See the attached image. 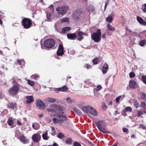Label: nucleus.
I'll return each instance as SVG.
<instances>
[{
	"label": "nucleus",
	"instance_id": "55",
	"mask_svg": "<svg viewBox=\"0 0 146 146\" xmlns=\"http://www.w3.org/2000/svg\"><path fill=\"white\" fill-rule=\"evenodd\" d=\"M21 60V63L22 64V65H23L25 64V62L24 60L23 59Z\"/></svg>",
	"mask_w": 146,
	"mask_h": 146
},
{
	"label": "nucleus",
	"instance_id": "33",
	"mask_svg": "<svg viewBox=\"0 0 146 146\" xmlns=\"http://www.w3.org/2000/svg\"><path fill=\"white\" fill-rule=\"evenodd\" d=\"M88 11L89 12L92 13H94L95 12V10L93 6H91L90 7L88 8Z\"/></svg>",
	"mask_w": 146,
	"mask_h": 146
},
{
	"label": "nucleus",
	"instance_id": "54",
	"mask_svg": "<svg viewBox=\"0 0 146 146\" xmlns=\"http://www.w3.org/2000/svg\"><path fill=\"white\" fill-rule=\"evenodd\" d=\"M20 133V132L19 131H16L15 133H16V136L18 137V135Z\"/></svg>",
	"mask_w": 146,
	"mask_h": 146
},
{
	"label": "nucleus",
	"instance_id": "10",
	"mask_svg": "<svg viewBox=\"0 0 146 146\" xmlns=\"http://www.w3.org/2000/svg\"><path fill=\"white\" fill-rule=\"evenodd\" d=\"M57 54L58 56H61L64 54V48L62 45L60 44L57 52Z\"/></svg>",
	"mask_w": 146,
	"mask_h": 146
},
{
	"label": "nucleus",
	"instance_id": "56",
	"mask_svg": "<svg viewBox=\"0 0 146 146\" xmlns=\"http://www.w3.org/2000/svg\"><path fill=\"white\" fill-rule=\"evenodd\" d=\"M17 124L18 125H21V123L19 121H17Z\"/></svg>",
	"mask_w": 146,
	"mask_h": 146
},
{
	"label": "nucleus",
	"instance_id": "37",
	"mask_svg": "<svg viewBox=\"0 0 146 146\" xmlns=\"http://www.w3.org/2000/svg\"><path fill=\"white\" fill-rule=\"evenodd\" d=\"M142 80L143 82L146 85V75L142 76Z\"/></svg>",
	"mask_w": 146,
	"mask_h": 146
},
{
	"label": "nucleus",
	"instance_id": "3",
	"mask_svg": "<svg viewBox=\"0 0 146 146\" xmlns=\"http://www.w3.org/2000/svg\"><path fill=\"white\" fill-rule=\"evenodd\" d=\"M101 32L100 29H98L97 32L94 33L91 36V38L95 42H98L101 40Z\"/></svg>",
	"mask_w": 146,
	"mask_h": 146
},
{
	"label": "nucleus",
	"instance_id": "61",
	"mask_svg": "<svg viewBox=\"0 0 146 146\" xmlns=\"http://www.w3.org/2000/svg\"><path fill=\"white\" fill-rule=\"evenodd\" d=\"M105 35H106V34H105V33H104V34H103L102 35V37L103 38H105L106 37H105Z\"/></svg>",
	"mask_w": 146,
	"mask_h": 146
},
{
	"label": "nucleus",
	"instance_id": "40",
	"mask_svg": "<svg viewBox=\"0 0 146 146\" xmlns=\"http://www.w3.org/2000/svg\"><path fill=\"white\" fill-rule=\"evenodd\" d=\"M28 83L29 85L32 86H33L35 85V82L30 80H28Z\"/></svg>",
	"mask_w": 146,
	"mask_h": 146
},
{
	"label": "nucleus",
	"instance_id": "7",
	"mask_svg": "<svg viewBox=\"0 0 146 146\" xmlns=\"http://www.w3.org/2000/svg\"><path fill=\"white\" fill-rule=\"evenodd\" d=\"M19 90V85L17 84L13 86V87L9 90L10 94L12 95H16L18 93Z\"/></svg>",
	"mask_w": 146,
	"mask_h": 146
},
{
	"label": "nucleus",
	"instance_id": "30",
	"mask_svg": "<svg viewBox=\"0 0 146 146\" xmlns=\"http://www.w3.org/2000/svg\"><path fill=\"white\" fill-rule=\"evenodd\" d=\"M65 100L68 103H72L74 101V100L71 99L69 97H67Z\"/></svg>",
	"mask_w": 146,
	"mask_h": 146
},
{
	"label": "nucleus",
	"instance_id": "6",
	"mask_svg": "<svg viewBox=\"0 0 146 146\" xmlns=\"http://www.w3.org/2000/svg\"><path fill=\"white\" fill-rule=\"evenodd\" d=\"M55 44V41L52 39H48L46 40L44 42V45L47 48H51Z\"/></svg>",
	"mask_w": 146,
	"mask_h": 146
},
{
	"label": "nucleus",
	"instance_id": "23",
	"mask_svg": "<svg viewBox=\"0 0 146 146\" xmlns=\"http://www.w3.org/2000/svg\"><path fill=\"white\" fill-rule=\"evenodd\" d=\"M113 17L111 15H109L108 17L106 18V20L107 22L109 23H111L112 22L113 19Z\"/></svg>",
	"mask_w": 146,
	"mask_h": 146
},
{
	"label": "nucleus",
	"instance_id": "4",
	"mask_svg": "<svg viewBox=\"0 0 146 146\" xmlns=\"http://www.w3.org/2000/svg\"><path fill=\"white\" fill-rule=\"evenodd\" d=\"M69 9V8L68 6L63 5L57 7L56 11L59 14L63 15L67 13Z\"/></svg>",
	"mask_w": 146,
	"mask_h": 146
},
{
	"label": "nucleus",
	"instance_id": "1",
	"mask_svg": "<svg viewBox=\"0 0 146 146\" xmlns=\"http://www.w3.org/2000/svg\"><path fill=\"white\" fill-rule=\"evenodd\" d=\"M49 112H57L54 115V117L52 119V121L55 124L59 123L61 124L64 121L67 119V117L63 115L64 113V108L62 106L56 104L51 105L50 108L46 109Z\"/></svg>",
	"mask_w": 146,
	"mask_h": 146
},
{
	"label": "nucleus",
	"instance_id": "49",
	"mask_svg": "<svg viewBox=\"0 0 146 146\" xmlns=\"http://www.w3.org/2000/svg\"><path fill=\"white\" fill-rule=\"evenodd\" d=\"M49 7L50 9L52 12H53L54 11V6L53 5H50Z\"/></svg>",
	"mask_w": 146,
	"mask_h": 146
},
{
	"label": "nucleus",
	"instance_id": "57",
	"mask_svg": "<svg viewBox=\"0 0 146 146\" xmlns=\"http://www.w3.org/2000/svg\"><path fill=\"white\" fill-rule=\"evenodd\" d=\"M108 3H109V2H108V1H106V2L105 5V6L104 10H105L106 9V6L108 5Z\"/></svg>",
	"mask_w": 146,
	"mask_h": 146
},
{
	"label": "nucleus",
	"instance_id": "31",
	"mask_svg": "<svg viewBox=\"0 0 146 146\" xmlns=\"http://www.w3.org/2000/svg\"><path fill=\"white\" fill-rule=\"evenodd\" d=\"M133 102L134 107L137 108L139 107V105L138 102L136 100H133Z\"/></svg>",
	"mask_w": 146,
	"mask_h": 146
},
{
	"label": "nucleus",
	"instance_id": "9",
	"mask_svg": "<svg viewBox=\"0 0 146 146\" xmlns=\"http://www.w3.org/2000/svg\"><path fill=\"white\" fill-rule=\"evenodd\" d=\"M41 138L40 135L38 133H36L33 135L32 137V139L33 141L36 143L40 141Z\"/></svg>",
	"mask_w": 146,
	"mask_h": 146
},
{
	"label": "nucleus",
	"instance_id": "48",
	"mask_svg": "<svg viewBox=\"0 0 146 146\" xmlns=\"http://www.w3.org/2000/svg\"><path fill=\"white\" fill-rule=\"evenodd\" d=\"M74 146H81L80 144L77 142H75L74 143Z\"/></svg>",
	"mask_w": 146,
	"mask_h": 146
},
{
	"label": "nucleus",
	"instance_id": "44",
	"mask_svg": "<svg viewBox=\"0 0 146 146\" xmlns=\"http://www.w3.org/2000/svg\"><path fill=\"white\" fill-rule=\"evenodd\" d=\"M98 58H96L92 60V62L94 64H97V62L98 60Z\"/></svg>",
	"mask_w": 146,
	"mask_h": 146
},
{
	"label": "nucleus",
	"instance_id": "64",
	"mask_svg": "<svg viewBox=\"0 0 146 146\" xmlns=\"http://www.w3.org/2000/svg\"><path fill=\"white\" fill-rule=\"evenodd\" d=\"M52 146H58V145L56 143H54Z\"/></svg>",
	"mask_w": 146,
	"mask_h": 146
},
{
	"label": "nucleus",
	"instance_id": "38",
	"mask_svg": "<svg viewBox=\"0 0 146 146\" xmlns=\"http://www.w3.org/2000/svg\"><path fill=\"white\" fill-rule=\"evenodd\" d=\"M7 123L9 125H12L13 123V122L12 120L9 118L7 121Z\"/></svg>",
	"mask_w": 146,
	"mask_h": 146
},
{
	"label": "nucleus",
	"instance_id": "36",
	"mask_svg": "<svg viewBox=\"0 0 146 146\" xmlns=\"http://www.w3.org/2000/svg\"><path fill=\"white\" fill-rule=\"evenodd\" d=\"M69 20V19L68 18L65 17L61 19V22H65L68 21Z\"/></svg>",
	"mask_w": 146,
	"mask_h": 146
},
{
	"label": "nucleus",
	"instance_id": "53",
	"mask_svg": "<svg viewBox=\"0 0 146 146\" xmlns=\"http://www.w3.org/2000/svg\"><path fill=\"white\" fill-rule=\"evenodd\" d=\"M140 127H141L143 129H146V127L143 124H141L140 125Z\"/></svg>",
	"mask_w": 146,
	"mask_h": 146
},
{
	"label": "nucleus",
	"instance_id": "51",
	"mask_svg": "<svg viewBox=\"0 0 146 146\" xmlns=\"http://www.w3.org/2000/svg\"><path fill=\"white\" fill-rule=\"evenodd\" d=\"M123 130L124 132H128V130L126 128H124L123 129Z\"/></svg>",
	"mask_w": 146,
	"mask_h": 146
},
{
	"label": "nucleus",
	"instance_id": "14",
	"mask_svg": "<svg viewBox=\"0 0 146 146\" xmlns=\"http://www.w3.org/2000/svg\"><path fill=\"white\" fill-rule=\"evenodd\" d=\"M19 139L24 144L27 143L29 142V140L25 138V136L23 135H20Z\"/></svg>",
	"mask_w": 146,
	"mask_h": 146
},
{
	"label": "nucleus",
	"instance_id": "2",
	"mask_svg": "<svg viewBox=\"0 0 146 146\" xmlns=\"http://www.w3.org/2000/svg\"><path fill=\"white\" fill-rule=\"evenodd\" d=\"M96 124L99 130L103 133H110L106 128V123L103 121H97Z\"/></svg>",
	"mask_w": 146,
	"mask_h": 146
},
{
	"label": "nucleus",
	"instance_id": "28",
	"mask_svg": "<svg viewBox=\"0 0 146 146\" xmlns=\"http://www.w3.org/2000/svg\"><path fill=\"white\" fill-rule=\"evenodd\" d=\"M125 95H123L121 96H119L118 97L116 98H115V100L117 102H118L119 101V100L120 98H121V100H122L123 98L125 97Z\"/></svg>",
	"mask_w": 146,
	"mask_h": 146
},
{
	"label": "nucleus",
	"instance_id": "17",
	"mask_svg": "<svg viewBox=\"0 0 146 146\" xmlns=\"http://www.w3.org/2000/svg\"><path fill=\"white\" fill-rule=\"evenodd\" d=\"M67 36L69 39H73L76 37V33H73L68 34L67 35Z\"/></svg>",
	"mask_w": 146,
	"mask_h": 146
},
{
	"label": "nucleus",
	"instance_id": "20",
	"mask_svg": "<svg viewBox=\"0 0 146 146\" xmlns=\"http://www.w3.org/2000/svg\"><path fill=\"white\" fill-rule=\"evenodd\" d=\"M42 137L43 139L45 140H48L49 137L48 136L47 131H46L45 133L42 135Z\"/></svg>",
	"mask_w": 146,
	"mask_h": 146
},
{
	"label": "nucleus",
	"instance_id": "16",
	"mask_svg": "<svg viewBox=\"0 0 146 146\" xmlns=\"http://www.w3.org/2000/svg\"><path fill=\"white\" fill-rule=\"evenodd\" d=\"M108 66L106 63L104 64L102 69V73L103 74H106L108 69Z\"/></svg>",
	"mask_w": 146,
	"mask_h": 146
},
{
	"label": "nucleus",
	"instance_id": "15",
	"mask_svg": "<svg viewBox=\"0 0 146 146\" xmlns=\"http://www.w3.org/2000/svg\"><path fill=\"white\" fill-rule=\"evenodd\" d=\"M26 102L28 104H30L34 101V99L33 96H27L26 97Z\"/></svg>",
	"mask_w": 146,
	"mask_h": 146
},
{
	"label": "nucleus",
	"instance_id": "58",
	"mask_svg": "<svg viewBox=\"0 0 146 146\" xmlns=\"http://www.w3.org/2000/svg\"><path fill=\"white\" fill-rule=\"evenodd\" d=\"M144 7H145V8L143 10V11L144 12H146V4H144Z\"/></svg>",
	"mask_w": 146,
	"mask_h": 146
},
{
	"label": "nucleus",
	"instance_id": "22",
	"mask_svg": "<svg viewBox=\"0 0 146 146\" xmlns=\"http://www.w3.org/2000/svg\"><path fill=\"white\" fill-rule=\"evenodd\" d=\"M137 19L139 23L143 25V24L144 22V20L141 17L137 16Z\"/></svg>",
	"mask_w": 146,
	"mask_h": 146
},
{
	"label": "nucleus",
	"instance_id": "19",
	"mask_svg": "<svg viewBox=\"0 0 146 146\" xmlns=\"http://www.w3.org/2000/svg\"><path fill=\"white\" fill-rule=\"evenodd\" d=\"M77 35L78 37H79L78 40L79 41L81 40L83 38L82 36H83V33L81 31H78L77 32Z\"/></svg>",
	"mask_w": 146,
	"mask_h": 146
},
{
	"label": "nucleus",
	"instance_id": "11",
	"mask_svg": "<svg viewBox=\"0 0 146 146\" xmlns=\"http://www.w3.org/2000/svg\"><path fill=\"white\" fill-rule=\"evenodd\" d=\"M129 85L130 88L133 89L136 88L137 86L136 82L133 80L130 81L129 83Z\"/></svg>",
	"mask_w": 146,
	"mask_h": 146
},
{
	"label": "nucleus",
	"instance_id": "59",
	"mask_svg": "<svg viewBox=\"0 0 146 146\" xmlns=\"http://www.w3.org/2000/svg\"><path fill=\"white\" fill-rule=\"evenodd\" d=\"M17 62L19 65H22V64L21 63V60H17Z\"/></svg>",
	"mask_w": 146,
	"mask_h": 146
},
{
	"label": "nucleus",
	"instance_id": "47",
	"mask_svg": "<svg viewBox=\"0 0 146 146\" xmlns=\"http://www.w3.org/2000/svg\"><path fill=\"white\" fill-rule=\"evenodd\" d=\"M146 104L144 102H141L140 105V107L144 108L146 106Z\"/></svg>",
	"mask_w": 146,
	"mask_h": 146
},
{
	"label": "nucleus",
	"instance_id": "8",
	"mask_svg": "<svg viewBox=\"0 0 146 146\" xmlns=\"http://www.w3.org/2000/svg\"><path fill=\"white\" fill-rule=\"evenodd\" d=\"M36 105L39 109L43 110L45 108V105L41 100L38 99L36 100Z\"/></svg>",
	"mask_w": 146,
	"mask_h": 146
},
{
	"label": "nucleus",
	"instance_id": "63",
	"mask_svg": "<svg viewBox=\"0 0 146 146\" xmlns=\"http://www.w3.org/2000/svg\"><path fill=\"white\" fill-rule=\"evenodd\" d=\"M38 116L39 117H41L43 116V115L41 114H40L38 115Z\"/></svg>",
	"mask_w": 146,
	"mask_h": 146
},
{
	"label": "nucleus",
	"instance_id": "24",
	"mask_svg": "<svg viewBox=\"0 0 146 146\" xmlns=\"http://www.w3.org/2000/svg\"><path fill=\"white\" fill-rule=\"evenodd\" d=\"M71 29V28L70 27H65L63 28L62 29V33H65L68 31H69Z\"/></svg>",
	"mask_w": 146,
	"mask_h": 146
},
{
	"label": "nucleus",
	"instance_id": "12",
	"mask_svg": "<svg viewBox=\"0 0 146 146\" xmlns=\"http://www.w3.org/2000/svg\"><path fill=\"white\" fill-rule=\"evenodd\" d=\"M68 90V88L67 86H64L62 87L56 88L54 89L55 91L66 92Z\"/></svg>",
	"mask_w": 146,
	"mask_h": 146
},
{
	"label": "nucleus",
	"instance_id": "50",
	"mask_svg": "<svg viewBox=\"0 0 146 146\" xmlns=\"http://www.w3.org/2000/svg\"><path fill=\"white\" fill-rule=\"evenodd\" d=\"M71 141H72L71 139L70 138V139H67L66 141V142L67 143H70V142H71Z\"/></svg>",
	"mask_w": 146,
	"mask_h": 146
},
{
	"label": "nucleus",
	"instance_id": "5",
	"mask_svg": "<svg viewBox=\"0 0 146 146\" xmlns=\"http://www.w3.org/2000/svg\"><path fill=\"white\" fill-rule=\"evenodd\" d=\"M22 23L24 27L26 29L29 28L32 24L31 20L27 18H25L23 19Z\"/></svg>",
	"mask_w": 146,
	"mask_h": 146
},
{
	"label": "nucleus",
	"instance_id": "46",
	"mask_svg": "<svg viewBox=\"0 0 146 146\" xmlns=\"http://www.w3.org/2000/svg\"><path fill=\"white\" fill-rule=\"evenodd\" d=\"M137 114L138 116L140 117L143 114V112L141 111L138 110Z\"/></svg>",
	"mask_w": 146,
	"mask_h": 146
},
{
	"label": "nucleus",
	"instance_id": "42",
	"mask_svg": "<svg viewBox=\"0 0 146 146\" xmlns=\"http://www.w3.org/2000/svg\"><path fill=\"white\" fill-rule=\"evenodd\" d=\"M129 76L131 78H133L135 76V74L134 73L131 72L129 74Z\"/></svg>",
	"mask_w": 146,
	"mask_h": 146
},
{
	"label": "nucleus",
	"instance_id": "25",
	"mask_svg": "<svg viewBox=\"0 0 146 146\" xmlns=\"http://www.w3.org/2000/svg\"><path fill=\"white\" fill-rule=\"evenodd\" d=\"M139 44L141 46H143L146 44V39L140 41L139 42Z\"/></svg>",
	"mask_w": 146,
	"mask_h": 146
},
{
	"label": "nucleus",
	"instance_id": "27",
	"mask_svg": "<svg viewBox=\"0 0 146 146\" xmlns=\"http://www.w3.org/2000/svg\"><path fill=\"white\" fill-rule=\"evenodd\" d=\"M8 107L11 109H14L16 107V105L15 104L13 103H9L8 104Z\"/></svg>",
	"mask_w": 146,
	"mask_h": 146
},
{
	"label": "nucleus",
	"instance_id": "39",
	"mask_svg": "<svg viewBox=\"0 0 146 146\" xmlns=\"http://www.w3.org/2000/svg\"><path fill=\"white\" fill-rule=\"evenodd\" d=\"M132 110V108L130 107H128L126 108L124 110V111L125 112H126V111L131 112V111Z\"/></svg>",
	"mask_w": 146,
	"mask_h": 146
},
{
	"label": "nucleus",
	"instance_id": "21",
	"mask_svg": "<svg viewBox=\"0 0 146 146\" xmlns=\"http://www.w3.org/2000/svg\"><path fill=\"white\" fill-rule=\"evenodd\" d=\"M73 110L78 115L81 116L82 115V112L80 110L77 109V108H74Z\"/></svg>",
	"mask_w": 146,
	"mask_h": 146
},
{
	"label": "nucleus",
	"instance_id": "45",
	"mask_svg": "<svg viewBox=\"0 0 146 146\" xmlns=\"http://www.w3.org/2000/svg\"><path fill=\"white\" fill-rule=\"evenodd\" d=\"M46 16L47 19L49 20H50L51 19V15L49 13H46Z\"/></svg>",
	"mask_w": 146,
	"mask_h": 146
},
{
	"label": "nucleus",
	"instance_id": "13",
	"mask_svg": "<svg viewBox=\"0 0 146 146\" xmlns=\"http://www.w3.org/2000/svg\"><path fill=\"white\" fill-rule=\"evenodd\" d=\"M89 112L91 114L95 116H97L98 115V113L95 110V109L90 106V110L89 111Z\"/></svg>",
	"mask_w": 146,
	"mask_h": 146
},
{
	"label": "nucleus",
	"instance_id": "32",
	"mask_svg": "<svg viewBox=\"0 0 146 146\" xmlns=\"http://www.w3.org/2000/svg\"><path fill=\"white\" fill-rule=\"evenodd\" d=\"M32 127L35 130H37L39 128L38 124L37 123H35V125L34 123H33L32 125Z\"/></svg>",
	"mask_w": 146,
	"mask_h": 146
},
{
	"label": "nucleus",
	"instance_id": "62",
	"mask_svg": "<svg viewBox=\"0 0 146 146\" xmlns=\"http://www.w3.org/2000/svg\"><path fill=\"white\" fill-rule=\"evenodd\" d=\"M131 138H136V136L134 135H131Z\"/></svg>",
	"mask_w": 146,
	"mask_h": 146
},
{
	"label": "nucleus",
	"instance_id": "29",
	"mask_svg": "<svg viewBox=\"0 0 146 146\" xmlns=\"http://www.w3.org/2000/svg\"><path fill=\"white\" fill-rule=\"evenodd\" d=\"M107 27L111 31H114L115 30L114 28L112 27L111 25L110 24L107 25Z\"/></svg>",
	"mask_w": 146,
	"mask_h": 146
},
{
	"label": "nucleus",
	"instance_id": "52",
	"mask_svg": "<svg viewBox=\"0 0 146 146\" xmlns=\"http://www.w3.org/2000/svg\"><path fill=\"white\" fill-rule=\"evenodd\" d=\"M86 66V68L87 69H90L91 68V66L89 64H87Z\"/></svg>",
	"mask_w": 146,
	"mask_h": 146
},
{
	"label": "nucleus",
	"instance_id": "43",
	"mask_svg": "<svg viewBox=\"0 0 146 146\" xmlns=\"http://www.w3.org/2000/svg\"><path fill=\"white\" fill-rule=\"evenodd\" d=\"M141 95L142 98L146 102V99H145L146 96L145 93L142 92Z\"/></svg>",
	"mask_w": 146,
	"mask_h": 146
},
{
	"label": "nucleus",
	"instance_id": "35",
	"mask_svg": "<svg viewBox=\"0 0 146 146\" xmlns=\"http://www.w3.org/2000/svg\"><path fill=\"white\" fill-rule=\"evenodd\" d=\"M32 78L35 80H38L39 78V76L38 75H34L32 76Z\"/></svg>",
	"mask_w": 146,
	"mask_h": 146
},
{
	"label": "nucleus",
	"instance_id": "18",
	"mask_svg": "<svg viewBox=\"0 0 146 146\" xmlns=\"http://www.w3.org/2000/svg\"><path fill=\"white\" fill-rule=\"evenodd\" d=\"M90 108V106H83L82 107L81 110L84 112L87 113L89 112V110Z\"/></svg>",
	"mask_w": 146,
	"mask_h": 146
},
{
	"label": "nucleus",
	"instance_id": "34",
	"mask_svg": "<svg viewBox=\"0 0 146 146\" xmlns=\"http://www.w3.org/2000/svg\"><path fill=\"white\" fill-rule=\"evenodd\" d=\"M102 88V86L100 85H98L97 86L96 88L94 89V90L96 92H98Z\"/></svg>",
	"mask_w": 146,
	"mask_h": 146
},
{
	"label": "nucleus",
	"instance_id": "41",
	"mask_svg": "<svg viewBox=\"0 0 146 146\" xmlns=\"http://www.w3.org/2000/svg\"><path fill=\"white\" fill-rule=\"evenodd\" d=\"M64 137V135L61 133H59L58 135V137L60 139H62Z\"/></svg>",
	"mask_w": 146,
	"mask_h": 146
},
{
	"label": "nucleus",
	"instance_id": "60",
	"mask_svg": "<svg viewBox=\"0 0 146 146\" xmlns=\"http://www.w3.org/2000/svg\"><path fill=\"white\" fill-rule=\"evenodd\" d=\"M106 33H107V34L109 36H110L111 35V33L109 31H108L107 32H106Z\"/></svg>",
	"mask_w": 146,
	"mask_h": 146
},
{
	"label": "nucleus",
	"instance_id": "26",
	"mask_svg": "<svg viewBox=\"0 0 146 146\" xmlns=\"http://www.w3.org/2000/svg\"><path fill=\"white\" fill-rule=\"evenodd\" d=\"M47 101L49 102L53 103L56 101V100L53 98H48L47 99Z\"/></svg>",
	"mask_w": 146,
	"mask_h": 146
}]
</instances>
